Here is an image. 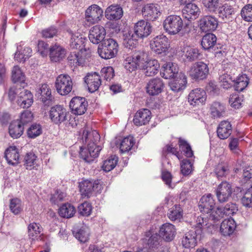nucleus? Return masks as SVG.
Instances as JSON below:
<instances>
[{
	"mask_svg": "<svg viewBox=\"0 0 252 252\" xmlns=\"http://www.w3.org/2000/svg\"><path fill=\"white\" fill-rule=\"evenodd\" d=\"M82 139L87 144V148H80V158L87 162H91L98 156L102 149L101 146L98 145L100 135L95 130L89 131L84 130Z\"/></svg>",
	"mask_w": 252,
	"mask_h": 252,
	"instance_id": "f257e3e1",
	"label": "nucleus"
},
{
	"mask_svg": "<svg viewBox=\"0 0 252 252\" xmlns=\"http://www.w3.org/2000/svg\"><path fill=\"white\" fill-rule=\"evenodd\" d=\"M98 53L103 59H109L116 56L118 51V44L113 38H105L98 45Z\"/></svg>",
	"mask_w": 252,
	"mask_h": 252,
	"instance_id": "f03ea898",
	"label": "nucleus"
},
{
	"mask_svg": "<svg viewBox=\"0 0 252 252\" xmlns=\"http://www.w3.org/2000/svg\"><path fill=\"white\" fill-rule=\"evenodd\" d=\"M183 21L181 17L176 15L167 16L164 21L163 28L170 35L178 33L182 29Z\"/></svg>",
	"mask_w": 252,
	"mask_h": 252,
	"instance_id": "7ed1b4c3",
	"label": "nucleus"
},
{
	"mask_svg": "<svg viewBox=\"0 0 252 252\" xmlns=\"http://www.w3.org/2000/svg\"><path fill=\"white\" fill-rule=\"evenodd\" d=\"M79 187L82 196L87 198L90 197L93 192L98 193L102 189V185L99 180H83L79 183Z\"/></svg>",
	"mask_w": 252,
	"mask_h": 252,
	"instance_id": "20e7f679",
	"label": "nucleus"
},
{
	"mask_svg": "<svg viewBox=\"0 0 252 252\" xmlns=\"http://www.w3.org/2000/svg\"><path fill=\"white\" fill-rule=\"evenodd\" d=\"M72 79L67 74H61L56 78L55 87L57 92L62 95L68 94L72 89Z\"/></svg>",
	"mask_w": 252,
	"mask_h": 252,
	"instance_id": "39448f33",
	"label": "nucleus"
},
{
	"mask_svg": "<svg viewBox=\"0 0 252 252\" xmlns=\"http://www.w3.org/2000/svg\"><path fill=\"white\" fill-rule=\"evenodd\" d=\"M209 70V67L206 63L203 62H198L191 66L189 75L193 79L203 80L208 76Z\"/></svg>",
	"mask_w": 252,
	"mask_h": 252,
	"instance_id": "423d86ee",
	"label": "nucleus"
},
{
	"mask_svg": "<svg viewBox=\"0 0 252 252\" xmlns=\"http://www.w3.org/2000/svg\"><path fill=\"white\" fill-rule=\"evenodd\" d=\"M67 112L62 105L52 107L49 111V118L54 124L59 125L66 121Z\"/></svg>",
	"mask_w": 252,
	"mask_h": 252,
	"instance_id": "0eeeda50",
	"label": "nucleus"
},
{
	"mask_svg": "<svg viewBox=\"0 0 252 252\" xmlns=\"http://www.w3.org/2000/svg\"><path fill=\"white\" fill-rule=\"evenodd\" d=\"M103 11L97 5L93 4L86 10L85 19L90 24L98 23L103 16Z\"/></svg>",
	"mask_w": 252,
	"mask_h": 252,
	"instance_id": "6e6552de",
	"label": "nucleus"
},
{
	"mask_svg": "<svg viewBox=\"0 0 252 252\" xmlns=\"http://www.w3.org/2000/svg\"><path fill=\"white\" fill-rule=\"evenodd\" d=\"M150 47L158 54L165 52L169 47L168 39L162 34L157 36L151 41Z\"/></svg>",
	"mask_w": 252,
	"mask_h": 252,
	"instance_id": "1a4fd4ad",
	"label": "nucleus"
},
{
	"mask_svg": "<svg viewBox=\"0 0 252 252\" xmlns=\"http://www.w3.org/2000/svg\"><path fill=\"white\" fill-rule=\"evenodd\" d=\"M88 102L85 97H74L70 102L69 106L73 113L81 115L87 111Z\"/></svg>",
	"mask_w": 252,
	"mask_h": 252,
	"instance_id": "9d476101",
	"label": "nucleus"
},
{
	"mask_svg": "<svg viewBox=\"0 0 252 252\" xmlns=\"http://www.w3.org/2000/svg\"><path fill=\"white\" fill-rule=\"evenodd\" d=\"M218 26V19L213 15L203 16L199 20V28L204 32L214 31L217 29Z\"/></svg>",
	"mask_w": 252,
	"mask_h": 252,
	"instance_id": "9b49d317",
	"label": "nucleus"
},
{
	"mask_svg": "<svg viewBox=\"0 0 252 252\" xmlns=\"http://www.w3.org/2000/svg\"><path fill=\"white\" fill-rule=\"evenodd\" d=\"M142 14L147 21H155L160 15L159 6L154 3L147 4L143 7Z\"/></svg>",
	"mask_w": 252,
	"mask_h": 252,
	"instance_id": "f8f14e48",
	"label": "nucleus"
},
{
	"mask_svg": "<svg viewBox=\"0 0 252 252\" xmlns=\"http://www.w3.org/2000/svg\"><path fill=\"white\" fill-rule=\"evenodd\" d=\"M232 193L231 185L227 182L220 184L217 190L216 195L218 201L220 203L227 201Z\"/></svg>",
	"mask_w": 252,
	"mask_h": 252,
	"instance_id": "ddd939ff",
	"label": "nucleus"
},
{
	"mask_svg": "<svg viewBox=\"0 0 252 252\" xmlns=\"http://www.w3.org/2000/svg\"><path fill=\"white\" fill-rule=\"evenodd\" d=\"M152 32V26L150 24L144 20L137 22L134 27V34L138 38H144L149 36Z\"/></svg>",
	"mask_w": 252,
	"mask_h": 252,
	"instance_id": "4468645a",
	"label": "nucleus"
},
{
	"mask_svg": "<svg viewBox=\"0 0 252 252\" xmlns=\"http://www.w3.org/2000/svg\"><path fill=\"white\" fill-rule=\"evenodd\" d=\"M106 35L105 29L101 26L96 25L92 27L89 32V38L91 42L97 44L104 40Z\"/></svg>",
	"mask_w": 252,
	"mask_h": 252,
	"instance_id": "2eb2a0df",
	"label": "nucleus"
},
{
	"mask_svg": "<svg viewBox=\"0 0 252 252\" xmlns=\"http://www.w3.org/2000/svg\"><path fill=\"white\" fill-rule=\"evenodd\" d=\"M164 87L162 80L159 78L150 79L146 86V92L150 95H156L160 94Z\"/></svg>",
	"mask_w": 252,
	"mask_h": 252,
	"instance_id": "dca6fc26",
	"label": "nucleus"
},
{
	"mask_svg": "<svg viewBox=\"0 0 252 252\" xmlns=\"http://www.w3.org/2000/svg\"><path fill=\"white\" fill-rule=\"evenodd\" d=\"M206 99V92L200 88L192 90L188 95L189 102L193 106L203 104Z\"/></svg>",
	"mask_w": 252,
	"mask_h": 252,
	"instance_id": "f3484780",
	"label": "nucleus"
},
{
	"mask_svg": "<svg viewBox=\"0 0 252 252\" xmlns=\"http://www.w3.org/2000/svg\"><path fill=\"white\" fill-rule=\"evenodd\" d=\"M84 81L91 93L97 91L101 84L100 76L95 72L88 73L84 78Z\"/></svg>",
	"mask_w": 252,
	"mask_h": 252,
	"instance_id": "a211bd4d",
	"label": "nucleus"
},
{
	"mask_svg": "<svg viewBox=\"0 0 252 252\" xmlns=\"http://www.w3.org/2000/svg\"><path fill=\"white\" fill-rule=\"evenodd\" d=\"M151 118V111L148 109H142L135 114L133 122L135 125L141 126L148 124Z\"/></svg>",
	"mask_w": 252,
	"mask_h": 252,
	"instance_id": "6ab92c4d",
	"label": "nucleus"
},
{
	"mask_svg": "<svg viewBox=\"0 0 252 252\" xmlns=\"http://www.w3.org/2000/svg\"><path fill=\"white\" fill-rule=\"evenodd\" d=\"M215 205V200L212 195L211 194H208L201 197L198 207L201 212L209 214L214 209Z\"/></svg>",
	"mask_w": 252,
	"mask_h": 252,
	"instance_id": "aec40b11",
	"label": "nucleus"
},
{
	"mask_svg": "<svg viewBox=\"0 0 252 252\" xmlns=\"http://www.w3.org/2000/svg\"><path fill=\"white\" fill-rule=\"evenodd\" d=\"M175 234V226L171 223H165L160 227L159 235L165 241L170 242L173 240Z\"/></svg>",
	"mask_w": 252,
	"mask_h": 252,
	"instance_id": "412c9836",
	"label": "nucleus"
},
{
	"mask_svg": "<svg viewBox=\"0 0 252 252\" xmlns=\"http://www.w3.org/2000/svg\"><path fill=\"white\" fill-rule=\"evenodd\" d=\"M17 102L21 108H29L33 102V95L29 91L23 89L18 94Z\"/></svg>",
	"mask_w": 252,
	"mask_h": 252,
	"instance_id": "4be33fe9",
	"label": "nucleus"
},
{
	"mask_svg": "<svg viewBox=\"0 0 252 252\" xmlns=\"http://www.w3.org/2000/svg\"><path fill=\"white\" fill-rule=\"evenodd\" d=\"M36 95L45 105L52 104L53 98L51 94V90L47 84H42L37 91Z\"/></svg>",
	"mask_w": 252,
	"mask_h": 252,
	"instance_id": "5701e85b",
	"label": "nucleus"
},
{
	"mask_svg": "<svg viewBox=\"0 0 252 252\" xmlns=\"http://www.w3.org/2000/svg\"><path fill=\"white\" fill-rule=\"evenodd\" d=\"M217 11L219 18L225 22L229 21L234 13L233 7L226 3L221 5L220 4Z\"/></svg>",
	"mask_w": 252,
	"mask_h": 252,
	"instance_id": "b1692460",
	"label": "nucleus"
},
{
	"mask_svg": "<svg viewBox=\"0 0 252 252\" xmlns=\"http://www.w3.org/2000/svg\"><path fill=\"white\" fill-rule=\"evenodd\" d=\"M183 15L185 18L190 20H194L199 15L200 10L197 5L188 3L182 10Z\"/></svg>",
	"mask_w": 252,
	"mask_h": 252,
	"instance_id": "393cba45",
	"label": "nucleus"
},
{
	"mask_svg": "<svg viewBox=\"0 0 252 252\" xmlns=\"http://www.w3.org/2000/svg\"><path fill=\"white\" fill-rule=\"evenodd\" d=\"M123 15L122 8L119 5H111L105 11V17L110 20L120 19Z\"/></svg>",
	"mask_w": 252,
	"mask_h": 252,
	"instance_id": "a878e982",
	"label": "nucleus"
},
{
	"mask_svg": "<svg viewBox=\"0 0 252 252\" xmlns=\"http://www.w3.org/2000/svg\"><path fill=\"white\" fill-rule=\"evenodd\" d=\"M187 82L186 76L183 74L180 73L178 77L169 82V86L173 91L179 92L185 89Z\"/></svg>",
	"mask_w": 252,
	"mask_h": 252,
	"instance_id": "bb28decb",
	"label": "nucleus"
},
{
	"mask_svg": "<svg viewBox=\"0 0 252 252\" xmlns=\"http://www.w3.org/2000/svg\"><path fill=\"white\" fill-rule=\"evenodd\" d=\"M144 241L149 248H157L160 245V236L153 230H149L145 232Z\"/></svg>",
	"mask_w": 252,
	"mask_h": 252,
	"instance_id": "cd10ccee",
	"label": "nucleus"
},
{
	"mask_svg": "<svg viewBox=\"0 0 252 252\" xmlns=\"http://www.w3.org/2000/svg\"><path fill=\"white\" fill-rule=\"evenodd\" d=\"M178 67L176 64L168 63L163 65L160 74L165 79H170L174 77L178 73Z\"/></svg>",
	"mask_w": 252,
	"mask_h": 252,
	"instance_id": "c85d7f7f",
	"label": "nucleus"
},
{
	"mask_svg": "<svg viewBox=\"0 0 252 252\" xmlns=\"http://www.w3.org/2000/svg\"><path fill=\"white\" fill-rule=\"evenodd\" d=\"M217 134L221 139L227 138L231 134L232 126L227 121H221L217 128Z\"/></svg>",
	"mask_w": 252,
	"mask_h": 252,
	"instance_id": "c756f323",
	"label": "nucleus"
},
{
	"mask_svg": "<svg viewBox=\"0 0 252 252\" xmlns=\"http://www.w3.org/2000/svg\"><path fill=\"white\" fill-rule=\"evenodd\" d=\"M68 32L71 36L69 43L70 48L82 50V47L84 46L85 39L78 32L74 33L71 31H68Z\"/></svg>",
	"mask_w": 252,
	"mask_h": 252,
	"instance_id": "7c9ffc66",
	"label": "nucleus"
},
{
	"mask_svg": "<svg viewBox=\"0 0 252 252\" xmlns=\"http://www.w3.org/2000/svg\"><path fill=\"white\" fill-rule=\"evenodd\" d=\"M236 227L235 220L230 218L224 220L221 223L220 231L224 236L232 234Z\"/></svg>",
	"mask_w": 252,
	"mask_h": 252,
	"instance_id": "2f4dec72",
	"label": "nucleus"
},
{
	"mask_svg": "<svg viewBox=\"0 0 252 252\" xmlns=\"http://www.w3.org/2000/svg\"><path fill=\"white\" fill-rule=\"evenodd\" d=\"M160 65L156 60H150L146 62L143 69L144 73L147 76H152L157 74Z\"/></svg>",
	"mask_w": 252,
	"mask_h": 252,
	"instance_id": "473e14b6",
	"label": "nucleus"
},
{
	"mask_svg": "<svg viewBox=\"0 0 252 252\" xmlns=\"http://www.w3.org/2000/svg\"><path fill=\"white\" fill-rule=\"evenodd\" d=\"M19 154L17 149L15 147H9L5 152V157L9 164L17 165L19 161Z\"/></svg>",
	"mask_w": 252,
	"mask_h": 252,
	"instance_id": "72a5a7b5",
	"label": "nucleus"
},
{
	"mask_svg": "<svg viewBox=\"0 0 252 252\" xmlns=\"http://www.w3.org/2000/svg\"><path fill=\"white\" fill-rule=\"evenodd\" d=\"M181 51L184 53L188 61L192 62L198 59L201 56L197 48L190 46L181 47Z\"/></svg>",
	"mask_w": 252,
	"mask_h": 252,
	"instance_id": "f704fd0d",
	"label": "nucleus"
},
{
	"mask_svg": "<svg viewBox=\"0 0 252 252\" xmlns=\"http://www.w3.org/2000/svg\"><path fill=\"white\" fill-rule=\"evenodd\" d=\"M50 57L53 62H57L62 60L65 56V51L61 46L55 44L50 48Z\"/></svg>",
	"mask_w": 252,
	"mask_h": 252,
	"instance_id": "c9c22d12",
	"label": "nucleus"
},
{
	"mask_svg": "<svg viewBox=\"0 0 252 252\" xmlns=\"http://www.w3.org/2000/svg\"><path fill=\"white\" fill-rule=\"evenodd\" d=\"M198 235L197 233L193 230L189 231L185 234L183 237L182 243L184 247L186 248H192L197 243L196 236Z\"/></svg>",
	"mask_w": 252,
	"mask_h": 252,
	"instance_id": "e433bc0d",
	"label": "nucleus"
},
{
	"mask_svg": "<svg viewBox=\"0 0 252 252\" xmlns=\"http://www.w3.org/2000/svg\"><path fill=\"white\" fill-rule=\"evenodd\" d=\"M9 133L11 137L18 138L23 133L24 127L18 121L12 122L9 126Z\"/></svg>",
	"mask_w": 252,
	"mask_h": 252,
	"instance_id": "4c0bfd02",
	"label": "nucleus"
},
{
	"mask_svg": "<svg viewBox=\"0 0 252 252\" xmlns=\"http://www.w3.org/2000/svg\"><path fill=\"white\" fill-rule=\"evenodd\" d=\"M225 105L218 101L214 102L210 108L211 114L214 118L223 117L225 114Z\"/></svg>",
	"mask_w": 252,
	"mask_h": 252,
	"instance_id": "58836bf2",
	"label": "nucleus"
},
{
	"mask_svg": "<svg viewBox=\"0 0 252 252\" xmlns=\"http://www.w3.org/2000/svg\"><path fill=\"white\" fill-rule=\"evenodd\" d=\"M217 37L213 33H207L204 35L201 40L202 48L206 50L213 49L216 44Z\"/></svg>",
	"mask_w": 252,
	"mask_h": 252,
	"instance_id": "ea45409f",
	"label": "nucleus"
},
{
	"mask_svg": "<svg viewBox=\"0 0 252 252\" xmlns=\"http://www.w3.org/2000/svg\"><path fill=\"white\" fill-rule=\"evenodd\" d=\"M31 48L25 47L23 49L21 46L17 47V51L15 53L14 58L18 62H25L32 54Z\"/></svg>",
	"mask_w": 252,
	"mask_h": 252,
	"instance_id": "a19ab883",
	"label": "nucleus"
},
{
	"mask_svg": "<svg viewBox=\"0 0 252 252\" xmlns=\"http://www.w3.org/2000/svg\"><path fill=\"white\" fill-rule=\"evenodd\" d=\"M75 212V208L70 203L63 204L59 211V215L61 217L66 218L72 217Z\"/></svg>",
	"mask_w": 252,
	"mask_h": 252,
	"instance_id": "79ce46f5",
	"label": "nucleus"
},
{
	"mask_svg": "<svg viewBox=\"0 0 252 252\" xmlns=\"http://www.w3.org/2000/svg\"><path fill=\"white\" fill-rule=\"evenodd\" d=\"M138 39L135 34L130 31L124 34L123 44L127 48L133 49L136 47Z\"/></svg>",
	"mask_w": 252,
	"mask_h": 252,
	"instance_id": "37998d69",
	"label": "nucleus"
},
{
	"mask_svg": "<svg viewBox=\"0 0 252 252\" xmlns=\"http://www.w3.org/2000/svg\"><path fill=\"white\" fill-rule=\"evenodd\" d=\"M207 224L208 219L207 218L201 215L197 217L193 224L195 229L194 231L198 235H201L203 230L206 228Z\"/></svg>",
	"mask_w": 252,
	"mask_h": 252,
	"instance_id": "c03bdc74",
	"label": "nucleus"
},
{
	"mask_svg": "<svg viewBox=\"0 0 252 252\" xmlns=\"http://www.w3.org/2000/svg\"><path fill=\"white\" fill-rule=\"evenodd\" d=\"M24 165L27 169L32 170L36 168L38 166L37 157L35 154L32 153L27 154L24 158Z\"/></svg>",
	"mask_w": 252,
	"mask_h": 252,
	"instance_id": "a18cd8bd",
	"label": "nucleus"
},
{
	"mask_svg": "<svg viewBox=\"0 0 252 252\" xmlns=\"http://www.w3.org/2000/svg\"><path fill=\"white\" fill-rule=\"evenodd\" d=\"M134 144L133 138L129 136L123 139L119 144L120 151L122 153L129 151Z\"/></svg>",
	"mask_w": 252,
	"mask_h": 252,
	"instance_id": "49530a36",
	"label": "nucleus"
},
{
	"mask_svg": "<svg viewBox=\"0 0 252 252\" xmlns=\"http://www.w3.org/2000/svg\"><path fill=\"white\" fill-rule=\"evenodd\" d=\"M11 74L12 80L14 83H24L25 75L19 66L15 65L13 66Z\"/></svg>",
	"mask_w": 252,
	"mask_h": 252,
	"instance_id": "de8ad7c7",
	"label": "nucleus"
},
{
	"mask_svg": "<svg viewBox=\"0 0 252 252\" xmlns=\"http://www.w3.org/2000/svg\"><path fill=\"white\" fill-rule=\"evenodd\" d=\"M74 236L80 242L85 243L88 240L90 235V230L86 226H83L76 232H73Z\"/></svg>",
	"mask_w": 252,
	"mask_h": 252,
	"instance_id": "09e8293b",
	"label": "nucleus"
},
{
	"mask_svg": "<svg viewBox=\"0 0 252 252\" xmlns=\"http://www.w3.org/2000/svg\"><path fill=\"white\" fill-rule=\"evenodd\" d=\"M132 56L139 69H142V68L144 67L145 64L147 62L146 61L147 55L146 53L138 51L135 52Z\"/></svg>",
	"mask_w": 252,
	"mask_h": 252,
	"instance_id": "8fccbe9b",
	"label": "nucleus"
},
{
	"mask_svg": "<svg viewBox=\"0 0 252 252\" xmlns=\"http://www.w3.org/2000/svg\"><path fill=\"white\" fill-rule=\"evenodd\" d=\"M183 216V210L180 205H175L169 210L168 217L172 221L181 219Z\"/></svg>",
	"mask_w": 252,
	"mask_h": 252,
	"instance_id": "3c124183",
	"label": "nucleus"
},
{
	"mask_svg": "<svg viewBox=\"0 0 252 252\" xmlns=\"http://www.w3.org/2000/svg\"><path fill=\"white\" fill-rule=\"evenodd\" d=\"M214 172L218 178L226 177L229 173V168L227 163L221 162L218 164L215 167Z\"/></svg>",
	"mask_w": 252,
	"mask_h": 252,
	"instance_id": "603ef678",
	"label": "nucleus"
},
{
	"mask_svg": "<svg viewBox=\"0 0 252 252\" xmlns=\"http://www.w3.org/2000/svg\"><path fill=\"white\" fill-rule=\"evenodd\" d=\"M67 60L70 65L75 66L82 65L85 62L84 59L79 57V52H76L70 53Z\"/></svg>",
	"mask_w": 252,
	"mask_h": 252,
	"instance_id": "864d4df0",
	"label": "nucleus"
},
{
	"mask_svg": "<svg viewBox=\"0 0 252 252\" xmlns=\"http://www.w3.org/2000/svg\"><path fill=\"white\" fill-rule=\"evenodd\" d=\"M220 0H201L203 6L206 10L212 13L217 12L220 5Z\"/></svg>",
	"mask_w": 252,
	"mask_h": 252,
	"instance_id": "5fc2aeb1",
	"label": "nucleus"
},
{
	"mask_svg": "<svg viewBox=\"0 0 252 252\" xmlns=\"http://www.w3.org/2000/svg\"><path fill=\"white\" fill-rule=\"evenodd\" d=\"M248 78L246 75L239 76L234 83V87L235 90L238 92L243 91L248 86Z\"/></svg>",
	"mask_w": 252,
	"mask_h": 252,
	"instance_id": "6e6d98bb",
	"label": "nucleus"
},
{
	"mask_svg": "<svg viewBox=\"0 0 252 252\" xmlns=\"http://www.w3.org/2000/svg\"><path fill=\"white\" fill-rule=\"evenodd\" d=\"M9 208L14 215H18L23 210L22 202L20 199L15 198L10 200Z\"/></svg>",
	"mask_w": 252,
	"mask_h": 252,
	"instance_id": "4d7b16f0",
	"label": "nucleus"
},
{
	"mask_svg": "<svg viewBox=\"0 0 252 252\" xmlns=\"http://www.w3.org/2000/svg\"><path fill=\"white\" fill-rule=\"evenodd\" d=\"M118 158L116 156H112L104 161L102 168L106 172H109L114 168L118 163Z\"/></svg>",
	"mask_w": 252,
	"mask_h": 252,
	"instance_id": "13d9d810",
	"label": "nucleus"
},
{
	"mask_svg": "<svg viewBox=\"0 0 252 252\" xmlns=\"http://www.w3.org/2000/svg\"><path fill=\"white\" fill-rule=\"evenodd\" d=\"M42 229L39 223L32 222L28 226V234L31 238L33 239L34 237L40 233Z\"/></svg>",
	"mask_w": 252,
	"mask_h": 252,
	"instance_id": "bf43d9fd",
	"label": "nucleus"
},
{
	"mask_svg": "<svg viewBox=\"0 0 252 252\" xmlns=\"http://www.w3.org/2000/svg\"><path fill=\"white\" fill-rule=\"evenodd\" d=\"M42 133V129L40 125L38 124L32 125L27 130V135L31 138H34L39 136Z\"/></svg>",
	"mask_w": 252,
	"mask_h": 252,
	"instance_id": "052dcab7",
	"label": "nucleus"
},
{
	"mask_svg": "<svg viewBox=\"0 0 252 252\" xmlns=\"http://www.w3.org/2000/svg\"><path fill=\"white\" fill-rule=\"evenodd\" d=\"M193 164L189 159H184L181 163V172L186 176L190 174L192 171Z\"/></svg>",
	"mask_w": 252,
	"mask_h": 252,
	"instance_id": "680f3d73",
	"label": "nucleus"
},
{
	"mask_svg": "<svg viewBox=\"0 0 252 252\" xmlns=\"http://www.w3.org/2000/svg\"><path fill=\"white\" fill-rule=\"evenodd\" d=\"M33 115L29 110H25L21 113L20 119L17 120L24 127L32 120Z\"/></svg>",
	"mask_w": 252,
	"mask_h": 252,
	"instance_id": "e2e57ef3",
	"label": "nucleus"
},
{
	"mask_svg": "<svg viewBox=\"0 0 252 252\" xmlns=\"http://www.w3.org/2000/svg\"><path fill=\"white\" fill-rule=\"evenodd\" d=\"M79 213L83 216H89L91 215L92 207L91 204L88 202H84L81 204L78 207Z\"/></svg>",
	"mask_w": 252,
	"mask_h": 252,
	"instance_id": "0e129e2a",
	"label": "nucleus"
},
{
	"mask_svg": "<svg viewBox=\"0 0 252 252\" xmlns=\"http://www.w3.org/2000/svg\"><path fill=\"white\" fill-rule=\"evenodd\" d=\"M243 102L242 96L237 94H233L230 96L229 103L231 107L235 109H238L242 106Z\"/></svg>",
	"mask_w": 252,
	"mask_h": 252,
	"instance_id": "69168bd1",
	"label": "nucleus"
},
{
	"mask_svg": "<svg viewBox=\"0 0 252 252\" xmlns=\"http://www.w3.org/2000/svg\"><path fill=\"white\" fill-rule=\"evenodd\" d=\"M243 205L247 207H252V186L249 189L241 199Z\"/></svg>",
	"mask_w": 252,
	"mask_h": 252,
	"instance_id": "338daca9",
	"label": "nucleus"
},
{
	"mask_svg": "<svg viewBox=\"0 0 252 252\" xmlns=\"http://www.w3.org/2000/svg\"><path fill=\"white\" fill-rule=\"evenodd\" d=\"M242 17L246 21H252V5L248 4L245 6L241 12Z\"/></svg>",
	"mask_w": 252,
	"mask_h": 252,
	"instance_id": "774afa93",
	"label": "nucleus"
}]
</instances>
